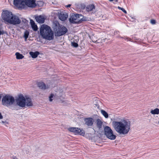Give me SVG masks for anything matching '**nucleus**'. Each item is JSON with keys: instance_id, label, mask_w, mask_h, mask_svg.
<instances>
[{"instance_id": "f257e3e1", "label": "nucleus", "mask_w": 159, "mask_h": 159, "mask_svg": "<svg viewBox=\"0 0 159 159\" xmlns=\"http://www.w3.org/2000/svg\"><path fill=\"white\" fill-rule=\"evenodd\" d=\"M112 124L115 131L120 135H126L130 129V124L125 120L120 121H114L112 122Z\"/></svg>"}, {"instance_id": "f03ea898", "label": "nucleus", "mask_w": 159, "mask_h": 159, "mask_svg": "<svg viewBox=\"0 0 159 159\" xmlns=\"http://www.w3.org/2000/svg\"><path fill=\"white\" fill-rule=\"evenodd\" d=\"M40 35L46 40H51L54 38V33L51 28L48 26L43 25L40 29Z\"/></svg>"}, {"instance_id": "7ed1b4c3", "label": "nucleus", "mask_w": 159, "mask_h": 159, "mask_svg": "<svg viewBox=\"0 0 159 159\" xmlns=\"http://www.w3.org/2000/svg\"><path fill=\"white\" fill-rule=\"evenodd\" d=\"M16 101V105L21 107H24L25 106L29 107L33 105L31 99L29 97L25 98L22 94L19 95Z\"/></svg>"}, {"instance_id": "20e7f679", "label": "nucleus", "mask_w": 159, "mask_h": 159, "mask_svg": "<svg viewBox=\"0 0 159 159\" xmlns=\"http://www.w3.org/2000/svg\"><path fill=\"white\" fill-rule=\"evenodd\" d=\"M2 102L3 105L9 107L13 104L15 102V99L12 96L6 95L2 98Z\"/></svg>"}, {"instance_id": "39448f33", "label": "nucleus", "mask_w": 159, "mask_h": 159, "mask_svg": "<svg viewBox=\"0 0 159 159\" xmlns=\"http://www.w3.org/2000/svg\"><path fill=\"white\" fill-rule=\"evenodd\" d=\"M105 134L107 138L111 140H114L116 138V136L113 134V131L111 128L107 126L104 128Z\"/></svg>"}, {"instance_id": "423d86ee", "label": "nucleus", "mask_w": 159, "mask_h": 159, "mask_svg": "<svg viewBox=\"0 0 159 159\" xmlns=\"http://www.w3.org/2000/svg\"><path fill=\"white\" fill-rule=\"evenodd\" d=\"M81 16H83L81 14H72L70 15V17L69 18V21L71 23L79 24L80 18Z\"/></svg>"}, {"instance_id": "0eeeda50", "label": "nucleus", "mask_w": 159, "mask_h": 159, "mask_svg": "<svg viewBox=\"0 0 159 159\" xmlns=\"http://www.w3.org/2000/svg\"><path fill=\"white\" fill-rule=\"evenodd\" d=\"M13 16L12 12L7 11L3 12L2 14V18L5 21L9 23V21L11 19Z\"/></svg>"}, {"instance_id": "6e6552de", "label": "nucleus", "mask_w": 159, "mask_h": 159, "mask_svg": "<svg viewBox=\"0 0 159 159\" xmlns=\"http://www.w3.org/2000/svg\"><path fill=\"white\" fill-rule=\"evenodd\" d=\"M24 0H14V5L19 8H23L25 7Z\"/></svg>"}, {"instance_id": "1a4fd4ad", "label": "nucleus", "mask_w": 159, "mask_h": 159, "mask_svg": "<svg viewBox=\"0 0 159 159\" xmlns=\"http://www.w3.org/2000/svg\"><path fill=\"white\" fill-rule=\"evenodd\" d=\"M21 20L19 17L15 15H13L11 19L9 21V23L13 25H16L20 24Z\"/></svg>"}, {"instance_id": "9d476101", "label": "nucleus", "mask_w": 159, "mask_h": 159, "mask_svg": "<svg viewBox=\"0 0 159 159\" xmlns=\"http://www.w3.org/2000/svg\"><path fill=\"white\" fill-rule=\"evenodd\" d=\"M70 132L75 133V134H80L83 135L84 134V132H82V130L80 129L77 127H70L68 129Z\"/></svg>"}, {"instance_id": "9b49d317", "label": "nucleus", "mask_w": 159, "mask_h": 159, "mask_svg": "<svg viewBox=\"0 0 159 159\" xmlns=\"http://www.w3.org/2000/svg\"><path fill=\"white\" fill-rule=\"evenodd\" d=\"M67 30L64 26L60 27L56 33L57 36H60L65 34L67 32Z\"/></svg>"}, {"instance_id": "f8f14e48", "label": "nucleus", "mask_w": 159, "mask_h": 159, "mask_svg": "<svg viewBox=\"0 0 159 159\" xmlns=\"http://www.w3.org/2000/svg\"><path fill=\"white\" fill-rule=\"evenodd\" d=\"M35 0H24L25 5L30 7H34L36 6Z\"/></svg>"}, {"instance_id": "ddd939ff", "label": "nucleus", "mask_w": 159, "mask_h": 159, "mask_svg": "<svg viewBox=\"0 0 159 159\" xmlns=\"http://www.w3.org/2000/svg\"><path fill=\"white\" fill-rule=\"evenodd\" d=\"M68 17V15L65 11L61 12L59 15V19L62 21L65 20Z\"/></svg>"}, {"instance_id": "4468645a", "label": "nucleus", "mask_w": 159, "mask_h": 159, "mask_svg": "<svg viewBox=\"0 0 159 159\" xmlns=\"http://www.w3.org/2000/svg\"><path fill=\"white\" fill-rule=\"evenodd\" d=\"M35 19L38 23L42 24L44 22L45 18L44 16L39 15L35 16Z\"/></svg>"}, {"instance_id": "2eb2a0df", "label": "nucleus", "mask_w": 159, "mask_h": 159, "mask_svg": "<svg viewBox=\"0 0 159 159\" xmlns=\"http://www.w3.org/2000/svg\"><path fill=\"white\" fill-rule=\"evenodd\" d=\"M85 124L88 126H91L93 124V119L92 118H87L84 119Z\"/></svg>"}, {"instance_id": "dca6fc26", "label": "nucleus", "mask_w": 159, "mask_h": 159, "mask_svg": "<svg viewBox=\"0 0 159 159\" xmlns=\"http://www.w3.org/2000/svg\"><path fill=\"white\" fill-rule=\"evenodd\" d=\"M38 86L39 88L42 89H46L49 88V86L48 85H46L43 82H39L38 83Z\"/></svg>"}, {"instance_id": "f3484780", "label": "nucleus", "mask_w": 159, "mask_h": 159, "mask_svg": "<svg viewBox=\"0 0 159 159\" xmlns=\"http://www.w3.org/2000/svg\"><path fill=\"white\" fill-rule=\"evenodd\" d=\"M39 54V52L37 51H36L34 52H30V54L33 58H36Z\"/></svg>"}, {"instance_id": "a211bd4d", "label": "nucleus", "mask_w": 159, "mask_h": 159, "mask_svg": "<svg viewBox=\"0 0 159 159\" xmlns=\"http://www.w3.org/2000/svg\"><path fill=\"white\" fill-rule=\"evenodd\" d=\"M95 8V7L94 5L91 4L87 6L86 10L87 11H89L93 10Z\"/></svg>"}, {"instance_id": "6ab92c4d", "label": "nucleus", "mask_w": 159, "mask_h": 159, "mask_svg": "<svg viewBox=\"0 0 159 159\" xmlns=\"http://www.w3.org/2000/svg\"><path fill=\"white\" fill-rule=\"evenodd\" d=\"M82 18H80V21L79 22V24L82 23L84 22L87 21H89V19L85 17L82 16Z\"/></svg>"}, {"instance_id": "aec40b11", "label": "nucleus", "mask_w": 159, "mask_h": 159, "mask_svg": "<svg viewBox=\"0 0 159 159\" xmlns=\"http://www.w3.org/2000/svg\"><path fill=\"white\" fill-rule=\"evenodd\" d=\"M150 113L153 115L159 114V109L156 108L154 110H151Z\"/></svg>"}, {"instance_id": "412c9836", "label": "nucleus", "mask_w": 159, "mask_h": 159, "mask_svg": "<svg viewBox=\"0 0 159 159\" xmlns=\"http://www.w3.org/2000/svg\"><path fill=\"white\" fill-rule=\"evenodd\" d=\"M15 55L16 56V58L17 59H22L24 57L22 55L18 52H16Z\"/></svg>"}, {"instance_id": "4be33fe9", "label": "nucleus", "mask_w": 159, "mask_h": 159, "mask_svg": "<svg viewBox=\"0 0 159 159\" xmlns=\"http://www.w3.org/2000/svg\"><path fill=\"white\" fill-rule=\"evenodd\" d=\"M97 125L98 127L99 128H101L102 125V121L99 119L97 120Z\"/></svg>"}, {"instance_id": "5701e85b", "label": "nucleus", "mask_w": 159, "mask_h": 159, "mask_svg": "<svg viewBox=\"0 0 159 159\" xmlns=\"http://www.w3.org/2000/svg\"><path fill=\"white\" fill-rule=\"evenodd\" d=\"M101 113L106 118H107L108 117V114L105 111L102 110H101Z\"/></svg>"}, {"instance_id": "b1692460", "label": "nucleus", "mask_w": 159, "mask_h": 159, "mask_svg": "<svg viewBox=\"0 0 159 159\" xmlns=\"http://www.w3.org/2000/svg\"><path fill=\"white\" fill-rule=\"evenodd\" d=\"M29 35V32L28 31H25L24 33V37L26 39H27L28 37V36Z\"/></svg>"}, {"instance_id": "393cba45", "label": "nucleus", "mask_w": 159, "mask_h": 159, "mask_svg": "<svg viewBox=\"0 0 159 159\" xmlns=\"http://www.w3.org/2000/svg\"><path fill=\"white\" fill-rule=\"evenodd\" d=\"M37 4L39 7H42L43 6L44 2L43 1H39L38 2Z\"/></svg>"}, {"instance_id": "a878e982", "label": "nucleus", "mask_w": 159, "mask_h": 159, "mask_svg": "<svg viewBox=\"0 0 159 159\" xmlns=\"http://www.w3.org/2000/svg\"><path fill=\"white\" fill-rule=\"evenodd\" d=\"M32 28V29L34 30V31H36L38 30V27L37 25L35 24L34 25H32L31 26Z\"/></svg>"}, {"instance_id": "bb28decb", "label": "nucleus", "mask_w": 159, "mask_h": 159, "mask_svg": "<svg viewBox=\"0 0 159 159\" xmlns=\"http://www.w3.org/2000/svg\"><path fill=\"white\" fill-rule=\"evenodd\" d=\"M118 8L120 10H121L123 12L125 13L126 14L127 13V11H126L123 8L121 7H120L118 6Z\"/></svg>"}, {"instance_id": "cd10ccee", "label": "nucleus", "mask_w": 159, "mask_h": 159, "mask_svg": "<svg viewBox=\"0 0 159 159\" xmlns=\"http://www.w3.org/2000/svg\"><path fill=\"white\" fill-rule=\"evenodd\" d=\"M72 45L74 47H77L78 46V44L75 42H73L71 43Z\"/></svg>"}, {"instance_id": "c85d7f7f", "label": "nucleus", "mask_w": 159, "mask_h": 159, "mask_svg": "<svg viewBox=\"0 0 159 159\" xmlns=\"http://www.w3.org/2000/svg\"><path fill=\"white\" fill-rule=\"evenodd\" d=\"M150 23L152 25H155L156 23V20L154 19L150 20Z\"/></svg>"}, {"instance_id": "c756f323", "label": "nucleus", "mask_w": 159, "mask_h": 159, "mask_svg": "<svg viewBox=\"0 0 159 159\" xmlns=\"http://www.w3.org/2000/svg\"><path fill=\"white\" fill-rule=\"evenodd\" d=\"M54 95L53 94H51L49 97V100L50 102H52V98H53Z\"/></svg>"}, {"instance_id": "7c9ffc66", "label": "nucleus", "mask_w": 159, "mask_h": 159, "mask_svg": "<svg viewBox=\"0 0 159 159\" xmlns=\"http://www.w3.org/2000/svg\"><path fill=\"white\" fill-rule=\"evenodd\" d=\"M30 23L31 26H32V25H34L35 24L34 22L32 20H30Z\"/></svg>"}, {"instance_id": "2f4dec72", "label": "nucleus", "mask_w": 159, "mask_h": 159, "mask_svg": "<svg viewBox=\"0 0 159 159\" xmlns=\"http://www.w3.org/2000/svg\"><path fill=\"white\" fill-rule=\"evenodd\" d=\"M80 5L81 6V8L82 9H84L85 7V6L84 4H80Z\"/></svg>"}, {"instance_id": "473e14b6", "label": "nucleus", "mask_w": 159, "mask_h": 159, "mask_svg": "<svg viewBox=\"0 0 159 159\" xmlns=\"http://www.w3.org/2000/svg\"><path fill=\"white\" fill-rule=\"evenodd\" d=\"M4 34V32L3 31H1L0 30V35H1V34Z\"/></svg>"}, {"instance_id": "72a5a7b5", "label": "nucleus", "mask_w": 159, "mask_h": 159, "mask_svg": "<svg viewBox=\"0 0 159 159\" xmlns=\"http://www.w3.org/2000/svg\"><path fill=\"white\" fill-rule=\"evenodd\" d=\"M114 0V4H116V2H118V0Z\"/></svg>"}, {"instance_id": "f704fd0d", "label": "nucleus", "mask_w": 159, "mask_h": 159, "mask_svg": "<svg viewBox=\"0 0 159 159\" xmlns=\"http://www.w3.org/2000/svg\"><path fill=\"white\" fill-rule=\"evenodd\" d=\"M3 118V116H2L1 113H0V119H2Z\"/></svg>"}, {"instance_id": "c9c22d12", "label": "nucleus", "mask_w": 159, "mask_h": 159, "mask_svg": "<svg viewBox=\"0 0 159 159\" xmlns=\"http://www.w3.org/2000/svg\"><path fill=\"white\" fill-rule=\"evenodd\" d=\"M71 4H69L67 6H66V7H70V6H71Z\"/></svg>"}, {"instance_id": "e433bc0d", "label": "nucleus", "mask_w": 159, "mask_h": 159, "mask_svg": "<svg viewBox=\"0 0 159 159\" xmlns=\"http://www.w3.org/2000/svg\"><path fill=\"white\" fill-rule=\"evenodd\" d=\"M125 39H127L128 40L130 41V39L129 38H125Z\"/></svg>"}, {"instance_id": "4c0bfd02", "label": "nucleus", "mask_w": 159, "mask_h": 159, "mask_svg": "<svg viewBox=\"0 0 159 159\" xmlns=\"http://www.w3.org/2000/svg\"><path fill=\"white\" fill-rule=\"evenodd\" d=\"M11 109L13 110H15L16 109V108H15L14 107H13V108H11Z\"/></svg>"}, {"instance_id": "58836bf2", "label": "nucleus", "mask_w": 159, "mask_h": 159, "mask_svg": "<svg viewBox=\"0 0 159 159\" xmlns=\"http://www.w3.org/2000/svg\"><path fill=\"white\" fill-rule=\"evenodd\" d=\"M110 2L113 1V0H109Z\"/></svg>"}, {"instance_id": "ea45409f", "label": "nucleus", "mask_w": 159, "mask_h": 159, "mask_svg": "<svg viewBox=\"0 0 159 159\" xmlns=\"http://www.w3.org/2000/svg\"><path fill=\"white\" fill-rule=\"evenodd\" d=\"M158 124H159V121H158Z\"/></svg>"}]
</instances>
